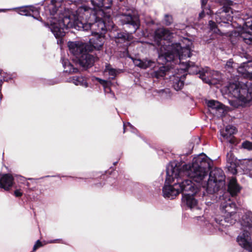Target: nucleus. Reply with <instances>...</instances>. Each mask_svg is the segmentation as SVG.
<instances>
[{"mask_svg": "<svg viewBox=\"0 0 252 252\" xmlns=\"http://www.w3.org/2000/svg\"><path fill=\"white\" fill-rule=\"evenodd\" d=\"M91 3L95 7V9H92L95 11L98 10H102L104 11L103 9L109 8L111 5L112 0H91Z\"/></svg>", "mask_w": 252, "mask_h": 252, "instance_id": "nucleus-18", "label": "nucleus"}, {"mask_svg": "<svg viewBox=\"0 0 252 252\" xmlns=\"http://www.w3.org/2000/svg\"><path fill=\"white\" fill-rule=\"evenodd\" d=\"M192 185L193 188H195V191L194 189H191L189 190H185L183 193V200L186 202L187 205L190 209L197 208V200L194 198V195H195L199 190V186L196 185L192 182Z\"/></svg>", "mask_w": 252, "mask_h": 252, "instance_id": "nucleus-9", "label": "nucleus"}, {"mask_svg": "<svg viewBox=\"0 0 252 252\" xmlns=\"http://www.w3.org/2000/svg\"><path fill=\"white\" fill-rule=\"evenodd\" d=\"M67 45L70 52L76 59L88 49V45L81 41H69Z\"/></svg>", "mask_w": 252, "mask_h": 252, "instance_id": "nucleus-12", "label": "nucleus"}, {"mask_svg": "<svg viewBox=\"0 0 252 252\" xmlns=\"http://www.w3.org/2000/svg\"><path fill=\"white\" fill-rule=\"evenodd\" d=\"M133 63L136 65L141 68L146 69L148 67H152L154 66L155 62L150 60L135 59L133 60Z\"/></svg>", "mask_w": 252, "mask_h": 252, "instance_id": "nucleus-22", "label": "nucleus"}, {"mask_svg": "<svg viewBox=\"0 0 252 252\" xmlns=\"http://www.w3.org/2000/svg\"><path fill=\"white\" fill-rule=\"evenodd\" d=\"M62 62L64 72L72 73H76L78 71L77 68L73 67L72 65L67 60H63Z\"/></svg>", "mask_w": 252, "mask_h": 252, "instance_id": "nucleus-27", "label": "nucleus"}, {"mask_svg": "<svg viewBox=\"0 0 252 252\" xmlns=\"http://www.w3.org/2000/svg\"><path fill=\"white\" fill-rule=\"evenodd\" d=\"M96 79L98 80L99 83L101 84L104 85L106 83V81L105 80H102L101 79L97 78Z\"/></svg>", "mask_w": 252, "mask_h": 252, "instance_id": "nucleus-41", "label": "nucleus"}, {"mask_svg": "<svg viewBox=\"0 0 252 252\" xmlns=\"http://www.w3.org/2000/svg\"><path fill=\"white\" fill-rule=\"evenodd\" d=\"M79 63L83 67L91 66L94 62L93 56L88 54L87 51L84 52L77 58Z\"/></svg>", "mask_w": 252, "mask_h": 252, "instance_id": "nucleus-16", "label": "nucleus"}, {"mask_svg": "<svg viewBox=\"0 0 252 252\" xmlns=\"http://www.w3.org/2000/svg\"><path fill=\"white\" fill-rule=\"evenodd\" d=\"M20 180H21V181H23V180H24V177H20Z\"/></svg>", "mask_w": 252, "mask_h": 252, "instance_id": "nucleus-47", "label": "nucleus"}, {"mask_svg": "<svg viewBox=\"0 0 252 252\" xmlns=\"http://www.w3.org/2000/svg\"><path fill=\"white\" fill-rule=\"evenodd\" d=\"M185 69H182L181 72L182 74L177 73L171 78L172 81V86L174 89L176 91H179L182 89L184 85V81L186 78V74Z\"/></svg>", "mask_w": 252, "mask_h": 252, "instance_id": "nucleus-15", "label": "nucleus"}, {"mask_svg": "<svg viewBox=\"0 0 252 252\" xmlns=\"http://www.w3.org/2000/svg\"><path fill=\"white\" fill-rule=\"evenodd\" d=\"M2 83V79H0V86H1Z\"/></svg>", "mask_w": 252, "mask_h": 252, "instance_id": "nucleus-44", "label": "nucleus"}, {"mask_svg": "<svg viewBox=\"0 0 252 252\" xmlns=\"http://www.w3.org/2000/svg\"><path fill=\"white\" fill-rule=\"evenodd\" d=\"M237 132L236 127L231 125L227 126L225 128L220 130L221 141H226L230 144H234L236 142L234 134Z\"/></svg>", "mask_w": 252, "mask_h": 252, "instance_id": "nucleus-13", "label": "nucleus"}, {"mask_svg": "<svg viewBox=\"0 0 252 252\" xmlns=\"http://www.w3.org/2000/svg\"><path fill=\"white\" fill-rule=\"evenodd\" d=\"M167 177L166 173L165 185L162 188L164 197L173 199L180 193H183L185 190H189L192 189L194 191H195L196 189L193 188L190 180L182 179L180 175H177L176 177L174 175L173 179L171 181H167Z\"/></svg>", "mask_w": 252, "mask_h": 252, "instance_id": "nucleus-5", "label": "nucleus"}, {"mask_svg": "<svg viewBox=\"0 0 252 252\" xmlns=\"http://www.w3.org/2000/svg\"><path fill=\"white\" fill-rule=\"evenodd\" d=\"M90 43L95 49L99 50L103 44V37L101 35H97L96 38L90 39Z\"/></svg>", "mask_w": 252, "mask_h": 252, "instance_id": "nucleus-25", "label": "nucleus"}, {"mask_svg": "<svg viewBox=\"0 0 252 252\" xmlns=\"http://www.w3.org/2000/svg\"><path fill=\"white\" fill-rule=\"evenodd\" d=\"M19 13L22 15L32 16L36 19V16L39 15V12L37 8L30 6L21 7L19 11Z\"/></svg>", "mask_w": 252, "mask_h": 252, "instance_id": "nucleus-19", "label": "nucleus"}, {"mask_svg": "<svg viewBox=\"0 0 252 252\" xmlns=\"http://www.w3.org/2000/svg\"><path fill=\"white\" fill-rule=\"evenodd\" d=\"M212 11L209 9H206L205 8H202V11L199 14V17L203 18L204 16L205 13H207V14H211Z\"/></svg>", "mask_w": 252, "mask_h": 252, "instance_id": "nucleus-34", "label": "nucleus"}, {"mask_svg": "<svg viewBox=\"0 0 252 252\" xmlns=\"http://www.w3.org/2000/svg\"><path fill=\"white\" fill-rule=\"evenodd\" d=\"M240 188L236 183V180L234 178L230 179L228 187V190L232 196L236 195L240 191Z\"/></svg>", "mask_w": 252, "mask_h": 252, "instance_id": "nucleus-23", "label": "nucleus"}, {"mask_svg": "<svg viewBox=\"0 0 252 252\" xmlns=\"http://www.w3.org/2000/svg\"><path fill=\"white\" fill-rule=\"evenodd\" d=\"M76 14L64 9L63 13L52 18L49 27L56 38L65 35V30L74 28L78 31H88L92 34L101 35L106 30H112L114 27L109 14L102 10L95 11L92 8L83 5L78 8Z\"/></svg>", "mask_w": 252, "mask_h": 252, "instance_id": "nucleus-1", "label": "nucleus"}, {"mask_svg": "<svg viewBox=\"0 0 252 252\" xmlns=\"http://www.w3.org/2000/svg\"><path fill=\"white\" fill-rule=\"evenodd\" d=\"M68 82H72L75 85H80L85 87L88 86L86 80L82 76H74L70 78Z\"/></svg>", "mask_w": 252, "mask_h": 252, "instance_id": "nucleus-26", "label": "nucleus"}, {"mask_svg": "<svg viewBox=\"0 0 252 252\" xmlns=\"http://www.w3.org/2000/svg\"><path fill=\"white\" fill-rule=\"evenodd\" d=\"M233 63H233V61L232 60H229L226 63L225 68H232L233 67Z\"/></svg>", "mask_w": 252, "mask_h": 252, "instance_id": "nucleus-36", "label": "nucleus"}, {"mask_svg": "<svg viewBox=\"0 0 252 252\" xmlns=\"http://www.w3.org/2000/svg\"><path fill=\"white\" fill-rule=\"evenodd\" d=\"M244 24L245 27L240 33L239 38L248 44H252V19L248 18Z\"/></svg>", "mask_w": 252, "mask_h": 252, "instance_id": "nucleus-10", "label": "nucleus"}, {"mask_svg": "<svg viewBox=\"0 0 252 252\" xmlns=\"http://www.w3.org/2000/svg\"><path fill=\"white\" fill-rule=\"evenodd\" d=\"M104 72H108V74L113 79L118 72L116 69L111 67L109 64H107L104 69Z\"/></svg>", "mask_w": 252, "mask_h": 252, "instance_id": "nucleus-30", "label": "nucleus"}, {"mask_svg": "<svg viewBox=\"0 0 252 252\" xmlns=\"http://www.w3.org/2000/svg\"><path fill=\"white\" fill-rule=\"evenodd\" d=\"M27 186H29V184L28 183H27Z\"/></svg>", "mask_w": 252, "mask_h": 252, "instance_id": "nucleus-50", "label": "nucleus"}, {"mask_svg": "<svg viewBox=\"0 0 252 252\" xmlns=\"http://www.w3.org/2000/svg\"><path fill=\"white\" fill-rule=\"evenodd\" d=\"M209 26L211 30L213 31L214 32L217 33L218 32H219V30H218V28H217L216 24L214 22L212 21H210Z\"/></svg>", "mask_w": 252, "mask_h": 252, "instance_id": "nucleus-33", "label": "nucleus"}, {"mask_svg": "<svg viewBox=\"0 0 252 252\" xmlns=\"http://www.w3.org/2000/svg\"><path fill=\"white\" fill-rule=\"evenodd\" d=\"M13 178L9 174H4L0 178V188L8 190L13 184Z\"/></svg>", "mask_w": 252, "mask_h": 252, "instance_id": "nucleus-20", "label": "nucleus"}, {"mask_svg": "<svg viewBox=\"0 0 252 252\" xmlns=\"http://www.w3.org/2000/svg\"><path fill=\"white\" fill-rule=\"evenodd\" d=\"M42 245V243L39 240H37L33 246V251H35L37 249L41 247Z\"/></svg>", "mask_w": 252, "mask_h": 252, "instance_id": "nucleus-35", "label": "nucleus"}, {"mask_svg": "<svg viewBox=\"0 0 252 252\" xmlns=\"http://www.w3.org/2000/svg\"><path fill=\"white\" fill-rule=\"evenodd\" d=\"M115 37L116 38V42L118 43L131 41L133 38L131 34L125 32H118Z\"/></svg>", "mask_w": 252, "mask_h": 252, "instance_id": "nucleus-24", "label": "nucleus"}, {"mask_svg": "<svg viewBox=\"0 0 252 252\" xmlns=\"http://www.w3.org/2000/svg\"><path fill=\"white\" fill-rule=\"evenodd\" d=\"M127 126H128L131 130L133 131V129H134L133 126L129 123H127L126 124L124 123V132H125V129Z\"/></svg>", "mask_w": 252, "mask_h": 252, "instance_id": "nucleus-37", "label": "nucleus"}, {"mask_svg": "<svg viewBox=\"0 0 252 252\" xmlns=\"http://www.w3.org/2000/svg\"><path fill=\"white\" fill-rule=\"evenodd\" d=\"M193 66H194V64L193 63H186V69H187L188 71H189V69L191 68V67H193Z\"/></svg>", "mask_w": 252, "mask_h": 252, "instance_id": "nucleus-39", "label": "nucleus"}, {"mask_svg": "<svg viewBox=\"0 0 252 252\" xmlns=\"http://www.w3.org/2000/svg\"><path fill=\"white\" fill-rule=\"evenodd\" d=\"M242 233L237 237L239 245L248 252H252V240L251 237V229L252 228V214H245L241 221Z\"/></svg>", "mask_w": 252, "mask_h": 252, "instance_id": "nucleus-6", "label": "nucleus"}, {"mask_svg": "<svg viewBox=\"0 0 252 252\" xmlns=\"http://www.w3.org/2000/svg\"><path fill=\"white\" fill-rule=\"evenodd\" d=\"M238 71L250 79L246 83H232L228 86V90L232 95L236 98V101H230V104L234 107L244 106L252 100V72L243 71L240 67Z\"/></svg>", "mask_w": 252, "mask_h": 252, "instance_id": "nucleus-4", "label": "nucleus"}, {"mask_svg": "<svg viewBox=\"0 0 252 252\" xmlns=\"http://www.w3.org/2000/svg\"><path fill=\"white\" fill-rule=\"evenodd\" d=\"M211 163V161L203 154L194 158L191 164H185L182 168L175 162L171 163L167 166V180H172L174 175L176 177L180 175L182 179L186 175L193 181L200 183L202 187L206 189L207 182L204 180L208 176Z\"/></svg>", "mask_w": 252, "mask_h": 252, "instance_id": "nucleus-3", "label": "nucleus"}, {"mask_svg": "<svg viewBox=\"0 0 252 252\" xmlns=\"http://www.w3.org/2000/svg\"><path fill=\"white\" fill-rule=\"evenodd\" d=\"M224 185L225 175L223 171L219 168L211 171L206 183V191L209 193H213L222 188Z\"/></svg>", "mask_w": 252, "mask_h": 252, "instance_id": "nucleus-7", "label": "nucleus"}, {"mask_svg": "<svg viewBox=\"0 0 252 252\" xmlns=\"http://www.w3.org/2000/svg\"><path fill=\"white\" fill-rule=\"evenodd\" d=\"M220 209L223 214H229L230 215L236 213V205L229 198L222 202Z\"/></svg>", "mask_w": 252, "mask_h": 252, "instance_id": "nucleus-17", "label": "nucleus"}, {"mask_svg": "<svg viewBox=\"0 0 252 252\" xmlns=\"http://www.w3.org/2000/svg\"><path fill=\"white\" fill-rule=\"evenodd\" d=\"M207 106L210 108L217 110L223 109L222 104L219 101L214 100H209L207 102Z\"/></svg>", "mask_w": 252, "mask_h": 252, "instance_id": "nucleus-28", "label": "nucleus"}, {"mask_svg": "<svg viewBox=\"0 0 252 252\" xmlns=\"http://www.w3.org/2000/svg\"><path fill=\"white\" fill-rule=\"evenodd\" d=\"M14 194L16 197H20L23 195V193L20 189H16L14 191Z\"/></svg>", "mask_w": 252, "mask_h": 252, "instance_id": "nucleus-38", "label": "nucleus"}, {"mask_svg": "<svg viewBox=\"0 0 252 252\" xmlns=\"http://www.w3.org/2000/svg\"><path fill=\"white\" fill-rule=\"evenodd\" d=\"M3 80H4V81H8L7 79H6V78L5 77H3Z\"/></svg>", "mask_w": 252, "mask_h": 252, "instance_id": "nucleus-46", "label": "nucleus"}, {"mask_svg": "<svg viewBox=\"0 0 252 252\" xmlns=\"http://www.w3.org/2000/svg\"><path fill=\"white\" fill-rule=\"evenodd\" d=\"M199 77L205 83L209 84H215L220 79V75L216 71H211L208 68L199 72Z\"/></svg>", "mask_w": 252, "mask_h": 252, "instance_id": "nucleus-11", "label": "nucleus"}, {"mask_svg": "<svg viewBox=\"0 0 252 252\" xmlns=\"http://www.w3.org/2000/svg\"><path fill=\"white\" fill-rule=\"evenodd\" d=\"M241 147L248 151H252V143L248 141H245L242 143Z\"/></svg>", "mask_w": 252, "mask_h": 252, "instance_id": "nucleus-31", "label": "nucleus"}, {"mask_svg": "<svg viewBox=\"0 0 252 252\" xmlns=\"http://www.w3.org/2000/svg\"><path fill=\"white\" fill-rule=\"evenodd\" d=\"M160 68H161V71H164V70H162V68H164H164H165V66H163L162 67H161Z\"/></svg>", "mask_w": 252, "mask_h": 252, "instance_id": "nucleus-45", "label": "nucleus"}, {"mask_svg": "<svg viewBox=\"0 0 252 252\" xmlns=\"http://www.w3.org/2000/svg\"><path fill=\"white\" fill-rule=\"evenodd\" d=\"M173 33L168 29L159 28L154 34L155 44L160 46L158 62L162 65L170 63L177 64L181 63L182 60L190 56V47L192 43L189 39L184 38L181 43H171V39Z\"/></svg>", "mask_w": 252, "mask_h": 252, "instance_id": "nucleus-2", "label": "nucleus"}, {"mask_svg": "<svg viewBox=\"0 0 252 252\" xmlns=\"http://www.w3.org/2000/svg\"><path fill=\"white\" fill-rule=\"evenodd\" d=\"M74 2L76 3H79L80 2H82L83 0H73Z\"/></svg>", "mask_w": 252, "mask_h": 252, "instance_id": "nucleus-42", "label": "nucleus"}, {"mask_svg": "<svg viewBox=\"0 0 252 252\" xmlns=\"http://www.w3.org/2000/svg\"><path fill=\"white\" fill-rule=\"evenodd\" d=\"M236 173H237V170H236V169H234V170H233V171H232V173H233V174H236Z\"/></svg>", "mask_w": 252, "mask_h": 252, "instance_id": "nucleus-43", "label": "nucleus"}, {"mask_svg": "<svg viewBox=\"0 0 252 252\" xmlns=\"http://www.w3.org/2000/svg\"><path fill=\"white\" fill-rule=\"evenodd\" d=\"M222 3L223 6L219 9L216 13V20L217 23L223 22L226 23V21H230L232 17L231 14H232L231 9L229 5L232 3L227 0H222Z\"/></svg>", "mask_w": 252, "mask_h": 252, "instance_id": "nucleus-8", "label": "nucleus"}, {"mask_svg": "<svg viewBox=\"0 0 252 252\" xmlns=\"http://www.w3.org/2000/svg\"><path fill=\"white\" fill-rule=\"evenodd\" d=\"M117 18L121 21L122 24L132 25L134 29V32L139 28V20L138 17L136 15L132 16L130 12L122 13L119 15Z\"/></svg>", "mask_w": 252, "mask_h": 252, "instance_id": "nucleus-14", "label": "nucleus"}, {"mask_svg": "<svg viewBox=\"0 0 252 252\" xmlns=\"http://www.w3.org/2000/svg\"><path fill=\"white\" fill-rule=\"evenodd\" d=\"M163 22L166 26L170 25L173 22L172 17L171 15L166 14L164 16Z\"/></svg>", "mask_w": 252, "mask_h": 252, "instance_id": "nucleus-32", "label": "nucleus"}, {"mask_svg": "<svg viewBox=\"0 0 252 252\" xmlns=\"http://www.w3.org/2000/svg\"><path fill=\"white\" fill-rule=\"evenodd\" d=\"M2 70L0 69V75L1 74Z\"/></svg>", "mask_w": 252, "mask_h": 252, "instance_id": "nucleus-49", "label": "nucleus"}, {"mask_svg": "<svg viewBox=\"0 0 252 252\" xmlns=\"http://www.w3.org/2000/svg\"><path fill=\"white\" fill-rule=\"evenodd\" d=\"M224 220H219L216 219V222L220 225H224L223 222H226L230 224H233L235 223L238 217L236 213H233L232 215L229 214H223ZM227 225H225L226 226Z\"/></svg>", "mask_w": 252, "mask_h": 252, "instance_id": "nucleus-21", "label": "nucleus"}, {"mask_svg": "<svg viewBox=\"0 0 252 252\" xmlns=\"http://www.w3.org/2000/svg\"><path fill=\"white\" fill-rule=\"evenodd\" d=\"M202 8H205L208 0H201Z\"/></svg>", "mask_w": 252, "mask_h": 252, "instance_id": "nucleus-40", "label": "nucleus"}, {"mask_svg": "<svg viewBox=\"0 0 252 252\" xmlns=\"http://www.w3.org/2000/svg\"><path fill=\"white\" fill-rule=\"evenodd\" d=\"M55 241L56 240H54V241H50L49 243H54V242H55Z\"/></svg>", "mask_w": 252, "mask_h": 252, "instance_id": "nucleus-48", "label": "nucleus"}, {"mask_svg": "<svg viewBox=\"0 0 252 252\" xmlns=\"http://www.w3.org/2000/svg\"><path fill=\"white\" fill-rule=\"evenodd\" d=\"M242 165L244 170L248 173V171H252V159H245L243 161Z\"/></svg>", "mask_w": 252, "mask_h": 252, "instance_id": "nucleus-29", "label": "nucleus"}]
</instances>
